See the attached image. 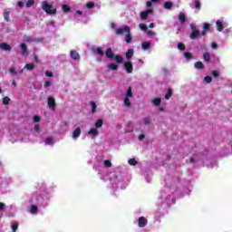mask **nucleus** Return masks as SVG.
I'll return each instance as SVG.
<instances>
[{
  "instance_id": "obj_11",
  "label": "nucleus",
  "mask_w": 232,
  "mask_h": 232,
  "mask_svg": "<svg viewBox=\"0 0 232 232\" xmlns=\"http://www.w3.org/2000/svg\"><path fill=\"white\" fill-rule=\"evenodd\" d=\"M47 105L49 106L50 110H52V111H55V98L48 97Z\"/></svg>"
},
{
  "instance_id": "obj_26",
  "label": "nucleus",
  "mask_w": 232,
  "mask_h": 232,
  "mask_svg": "<svg viewBox=\"0 0 232 232\" xmlns=\"http://www.w3.org/2000/svg\"><path fill=\"white\" fill-rule=\"evenodd\" d=\"M105 55L106 57H108V59H112L113 57V52L111 51V48H108L105 52Z\"/></svg>"
},
{
  "instance_id": "obj_4",
  "label": "nucleus",
  "mask_w": 232,
  "mask_h": 232,
  "mask_svg": "<svg viewBox=\"0 0 232 232\" xmlns=\"http://www.w3.org/2000/svg\"><path fill=\"white\" fill-rule=\"evenodd\" d=\"M111 28L115 30L117 35H123L125 34V42L130 44L131 43V30L128 25H122L121 27L117 28V24L115 23L111 24Z\"/></svg>"
},
{
  "instance_id": "obj_1",
  "label": "nucleus",
  "mask_w": 232,
  "mask_h": 232,
  "mask_svg": "<svg viewBox=\"0 0 232 232\" xmlns=\"http://www.w3.org/2000/svg\"><path fill=\"white\" fill-rule=\"evenodd\" d=\"M51 198L52 196H50V194H33L26 201L28 213H31V215H37L39 213V208H46V206H48V201Z\"/></svg>"
},
{
  "instance_id": "obj_15",
  "label": "nucleus",
  "mask_w": 232,
  "mask_h": 232,
  "mask_svg": "<svg viewBox=\"0 0 232 232\" xmlns=\"http://www.w3.org/2000/svg\"><path fill=\"white\" fill-rule=\"evenodd\" d=\"M20 48L22 50V55H28V46L26 45V44L22 43L20 44Z\"/></svg>"
},
{
  "instance_id": "obj_50",
  "label": "nucleus",
  "mask_w": 232,
  "mask_h": 232,
  "mask_svg": "<svg viewBox=\"0 0 232 232\" xmlns=\"http://www.w3.org/2000/svg\"><path fill=\"white\" fill-rule=\"evenodd\" d=\"M86 6L87 8H93V6H95V4L93 2H88Z\"/></svg>"
},
{
  "instance_id": "obj_24",
  "label": "nucleus",
  "mask_w": 232,
  "mask_h": 232,
  "mask_svg": "<svg viewBox=\"0 0 232 232\" xmlns=\"http://www.w3.org/2000/svg\"><path fill=\"white\" fill-rule=\"evenodd\" d=\"M163 8L166 10H171L173 8V3L172 2H165L163 5Z\"/></svg>"
},
{
  "instance_id": "obj_51",
  "label": "nucleus",
  "mask_w": 232,
  "mask_h": 232,
  "mask_svg": "<svg viewBox=\"0 0 232 232\" xmlns=\"http://www.w3.org/2000/svg\"><path fill=\"white\" fill-rule=\"evenodd\" d=\"M210 26L211 25L209 24H203V30L208 31V30H209Z\"/></svg>"
},
{
  "instance_id": "obj_38",
  "label": "nucleus",
  "mask_w": 232,
  "mask_h": 232,
  "mask_svg": "<svg viewBox=\"0 0 232 232\" xmlns=\"http://www.w3.org/2000/svg\"><path fill=\"white\" fill-rule=\"evenodd\" d=\"M34 5H35V1L34 0H29L25 4V6H26V8H30L31 6H34Z\"/></svg>"
},
{
  "instance_id": "obj_60",
  "label": "nucleus",
  "mask_w": 232,
  "mask_h": 232,
  "mask_svg": "<svg viewBox=\"0 0 232 232\" xmlns=\"http://www.w3.org/2000/svg\"><path fill=\"white\" fill-rule=\"evenodd\" d=\"M212 75H213L214 77H218V71H213V72H212Z\"/></svg>"
},
{
  "instance_id": "obj_58",
  "label": "nucleus",
  "mask_w": 232,
  "mask_h": 232,
  "mask_svg": "<svg viewBox=\"0 0 232 232\" xmlns=\"http://www.w3.org/2000/svg\"><path fill=\"white\" fill-rule=\"evenodd\" d=\"M147 35L153 36V35H156V33L153 31H148Z\"/></svg>"
},
{
  "instance_id": "obj_43",
  "label": "nucleus",
  "mask_w": 232,
  "mask_h": 232,
  "mask_svg": "<svg viewBox=\"0 0 232 232\" xmlns=\"http://www.w3.org/2000/svg\"><path fill=\"white\" fill-rule=\"evenodd\" d=\"M107 67L109 68V70H112V71L117 70V64H115V63H110V64H108Z\"/></svg>"
},
{
  "instance_id": "obj_12",
  "label": "nucleus",
  "mask_w": 232,
  "mask_h": 232,
  "mask_svg": "<svg viewBox=\"0 0 232 232\" xmlns=\"http://www.w3.org/2000/svg\"><path fill=\"white\" fill-rule=\"evenodd\" d=\"M123 68L126 70L127 73H133V64L131 62H125Z\"/></svg>"
},
{
  "instance_id": "obj_52",
  "label": "nucleus",
  "mask_w": 232,
  "mask_h": 232,
  "mask_svg": "<svg viewBox=\"0 0 232 232\" xmlns=\"http://www.w3.org/2000/svg\"><path fill=\"white\" fill-rule=\"evenodd\" d=\"M151 3H152L151 1H148L146 3V6H147V8H149V10H151V6H153V5Z\"/></svg>"
},
{
  "instance_id": "obj_14",
  "label": "nucleus",
  "mask_w": 232,
  "mask_h": 232,
  "mask_svg": "<svg viewBox=\"0 0 232 232\" xmlns=\"http://www.w3.org/2000/svg\"><path fill=\"white\" fill-rule=\"evenodd\" d=\"M153 13V10L151 9H147L145 11H142L140 13V19L142 21H146V19H148V15L151 14Z\"/></svg>"
},
{
  "instance_id": "obj_33",
  "label": "nucleus",
  "mask_w": 232,
  "mask_h": 232,
  "mask_svg": "<svg viewBox=\"0 0 232 232\" xmlns=\"http://www.w3.org/2000/svg\"><path fill=\"white\" fill-rule=\"evenodd\" d=\"M142 122L145 126H150V124H151V119L150 117H146L142 120Z\"/></svg>"
},
{
  "instance_id": "obj_45",
  "label": "nucleus",
  "mask_w": 232,
  "mask_h": 232,
  "mask_svg": "<svg viewBox=\"0 0 232 232\" xmlns=\"http://www.w3.org/2000/svg\"><path fill=\"white\" fill-rule=\"evenodd\" d=\"M205 82H207L208 84H209V82H211L213 81V78L211 76H206L204 78Z\"/></svg>"
},
{
  "instance_id": "obj_13",
  "label": "nucleus",
  "mask_w": 232,
  "mask_h": 232,
  "mask_svg": "<svg viewBox=\"0 0 232 232\" xmlns=\"http://www.w3.org/2000/svg\"><path fill=\"white\" fill-rule=\"evenodd\" d=\"M138 226H139V227H146V226H148V218H146L144 217L139 218Z\"/></svg>"
},
{
  "instance_id": "obj_25",
  "label": "nucleus",
  "mask_w": 232,
  "mask_h": 232,
  "mask_svg": "<svg viewBox=\"0 0 232 232\" xmlns=\"http://www.w3.org/2000/svg\"><path fill=\"white\" fill-rule=\"evenodd\" d=\"M193 7L196 8V12H198V10H200L201 6H200V1L199 0H194L193 2Z\"/></svg>"
},
{
  "instance_id": "obj_34",
  "label": "nucleus",
  "mask_w": 232,
  "mask_h": 232,
  "mask_svg": "<svg viewBox=\"0 0 232 232\" xmlns=\"http://www.w3.org/2000/svg\"><path fill=\"white\" fill-rule=\"evenodd\" d=\"M90 105L92 107V113H95L96 110H97V103H95V102H91Z\"/></svg>"
},
{
  "instance_id": "obj_8",
  "label": "nucleus",
  "mask_w": 232,
  "mask_h": 232,
  "mask_svg": "<svg viewBox=\"0 0 232 232\" xmlns=\"http://www.w3.org/2000/svg\"><path fill=\"white\" fill-rule=\"evenodd\" d=\"M190 28L192 30L190 34V39H197V37L200 35V32L197 29V27L193 24H190Z\"/></svg>"
},
{
  "instance_id": "obj_39",
  "label": "nucleus",
  "mask_w": 232,
  "mask_h": 232,
  "mask_svg": "<svg viewBox=\"0 0 232 232\" xmlns=\"http://www.w3.org/2000/svg\"><path fill=\"white\" fill-rule=\"evenodd\" d=\"M4 19H5V21H7V23H8V21H10V12L5 11L4 13Z\"/></svg>"
},
{
  "instance_id": "obj_37",
  "label": "nucleus",
  "mask_w": 232,
  "mask_h": 232,
  "mask_svg": "<svg viewBox=\"0 0 232 232\" xmlns=\"http://www.w3.org/2000/svg\"><path fill=\"white\" fill-rule=\"evenodd\" d=\"M114 59H115L116 63H118L119 64L122 63V61H124V59L121 55L114 56Z\"/></svg>"
},
{
  "instance_id": "obj_42",
  "label": "nucleus",
  "mask_w": 232,
  "mask_h": 232,
  "mask_svg": "<svg viewBox=\"0 0 232 232\" xmlns=\"http://www.w3.org/2000/svg\"><path fill=\"white\" fill-rule=\"evenodd\" d=\"M179 19L181 23H184L186 21V14L184 13L179 14Z\"/></svg>"
},
{
  "instance_id": "obj_31",
  "label": "nucleus",
  "mask_w": 232,
  "mask_h": 232,
  "mask_svg": "<svg viewBox=\"0 0 232 232\" xmlns=\"http://www.w3.org/2000/svg\"><path fill=\"white\" fill-rule=\"evenodd\" d=\"M203 60L205 63H209V61H211V54H209V53H205L203 54Z\"/></svg>"
},
{
  "instance_id": "obj_59",
  "label": "nucleus",
  "mask_w": 232,
  "mask_h": 232,
  "mask_svg": "<svg viewBox=\"0 0 232 232\" xmlns=\"http://www.w3.org/2000/svg\"><path fill=\"white\" fill-rule=\"evenodd\" d=\"M5 207L6 205L5 203L0 202V211H3V209H5Z\"/></svg>"
},
{
  "instance_id": "obj_63",
  "label": "nucleus",
  "mask_w": 232,
  "mask_h": 232,
  "mask_svg": "<svg viewBox=\"0 0 232 232\" xmlns=\"http://www.w3.org/2000/svg\"><path fill=\"white\" fill-rule=\"evenodd\" d=\"M144 134H140V136H139V140H144Z\"/></svg>"
},
{
  "instance_id": "obj_9",
  "label": "nucleus",
  "mask_w": 232,
  "mask_h": 232,
  "mask_svg": "<svg viewBox=\"0 0 232 232\" xmlns=\"http://www.w3.org/2000/svg\"><path fill=\"white\" fill-rule=\"evenodd\" d=\"M82 131L81 130V127H76L74 130L72 132L71 137L73 140H77L79 137H81V133Z\"/></svg>"
},
{
  "instance_id": "obj_46",
  "label": "nucleus",
  "mask_w": 232,
  "mask_h": 232,
  "mask_svg": "<svg viewBox=\"0 0 232 232\" xmlns=\"http://www.w3.org/2000/svg\"><path fill=\"white\" fill-rule=\"evenodd\" d=\"M62 10H63V12H65V13H68V12H70V6H68V5H63L62 6Z\"/></svg>"
},
{
  "instance_id": "obj_48",
  "label": "nucleus",
  "mask_w": 232,
  "mask_h": 232,
  "mask_svg": "<svg viewBox=\"0 0 232 232\" xmlns=\"http://www.w3.org/2000/svg\"><path fill=\"white\" fill-rule=\"evenodd\" d=\"M140 28L143 32H146V30H148V26L146 24H140Z\"/></svg>"
},
{
  "instance_id": "obj_28",
  "label": "nucleus",
  "mask_w": 232,
  "mask_h": 232,
  "mask_svg": "<svg viewBox=\"0 0 232 232\" xmlns=\"http://www.w3.org/2000/svg\"><path fill=\"white\" fill-rule=\"evenodd\" d=\"M12 232H17V229H19V223L14 222L11 225Z\"/></svg>"
},
{
  "instance_id": "obj_62",
  "label": "nucleus",
  "mask_w": 232,
  "mask_h": 232,
  "mask_svg": "<svg viewBox=\"0 0 232 232\" xmlns=\"http://www.w3.org/2000/svg\"><path fill=\"white\" fill-rule=\"evenodd\" d=\"M8 187V183H2L1 184V188L4 189V188Z\"/></svg>"
},
{
  "instance_id": "obj_18",
  "label": "nucleus",
  "mask_w": 232,
  "mask_h": 232,
  "mask_svg": "<svg viewBox=\"0 0 232 232\" xmlns=\"http://www.w3.org/2000/svg\"><path fill=\"white\" fill-rule=\"evenodd\" d=\"M200 160H201V162H204V160H202V158L200 157V156H198V155H195L194 157H191L190 158V162L193 164V163H195V162H200Z\"/></svg>"
},
{
  "instance_id": "obj_23",
  "label": "nucleus",
  "mask_w": 232,
  "mask_h": 232,
  "mask_svg": "<svg viewBox=\"0 0 232 232\" xmlns=\"http://www.w3.org/2000/svg\"><path fill=\"white\" fill-rule=\"evenodd\" d=\"M152 104L154 106H160V103L162 102V99L160 98H154L152 101H151Z\"/></svg>"
},
{
  "instance_id": "obj_21",
  "label": "nucleus",
  "mask_w": 232,
  "mask_h": 232,
  "mask_svg": "<svg viewBox=\"0 0 232 232\" xmlns=\"http://www.w3.org/2000/svg\"><path fill=\"white\" fill-rule=\"evenodd\" d=\"M44 144L45 146H53V144H55V140H53V138H46L44 140Z\"/></svg>"
},
{
  "instance_id": "obj_35",
  "label": "nucleus",
  "mask_w": 232,
  "mask_h": 232,
  "mask_svg": "<svg viewBox=\"0 0 232 232\" xmlns=\"http://www.w3.org/2000/svg\"><path fill=\"white\" fill-rule=\"evenodd\" d=\"M9 73H11V75H17L19 73V72H17V70H15L14 67H10Z\"/></svg>"
},
{
  "instance_id": "obj_44",
  "label": "nucleus",
  "mask_w": 232,
  "mask_h": 232,
  "mask_svg": "<svg viewBox=\"0 0 232 232\" xmlns=\"http://www.w3.org/2000/svg\"><path fill=\"white\" fill-rule=\"evenodd\" d=\"M3 104H10V98L8 96L3 98Z\"/></svg>"
},
{
  "instance_id": "obj_40",
  "label": "nucleus",
  "mask_w": 232,
  "mask_h": 232,
  "mask_svg": "<svg viewBox=\"0 0 232 232\" xmlns=\"http://www.w3.org/2000/svg\"><path fill=\"white\" fill-rule=\"evenodd\" d=\"M184 57L187 59V61H191V59H193L191 53H185Z\"/></svg>"
},
{
  "instance_id": "obj_30",
  "label": "nucleus",
  "mask_w": 232,
  "mask_h": 232,
  "mask_svg": "<svg viewBox=\"0 0 232 232\" xmlns=\"http://www.w3.org/2000/svg\"><path fill=\"white\" fill-rule=\"evenodd\" d=\"M171 95H173V90L168 89L165 94V99L169 101V99H171Z\"/></svg>"
},
{
  "instance_id": "obj_55",
  "label": "nucleus",
  "mask_w": 232,
  "mask_h": 232,
  "mask_svg": "<svg viewBox=\"0 0 232 232\" xmlns=\"http://www.w3.org/2000/svg\"><path fill=\"white\" fill-rule=\"evenodd\" d=\"M50 86H52V82H51L50 81H46V82H44V88H48V87H50Z\"/></svg>"
},
{
  "instance_id": "obj_19",
  "label": "nucleus",
  "mask_w": 232,
  "mask_h": 232,
  "mask_svg": "<svg viewBox=\"0 0 232 232\" xmlns=\"http://www.w3.org/2000/svg\"><path fill=\"white\" fill-rule=\"evenodd\" d=\"M0 48L1 50H5V52H10V50H12V47L6 43L0 44Z\"/></svg>"
},
{
  "instance_id": "obj_56",
  "label": "nucleus",
  "mask_w": 232,
  "mask_h": 232,
  "mask_svg": "<svg viewBox=\"0 0 232 232\" xmlns=\"http://www.w3.org/2000/svg\"><path fill=\"white\" fill-rule=\"evenodd\" d=\"M77 15H82V11L77 10L75 14H74L75 19H77Z\"/></svg>"
},
{
  "instance_id": "obj_2",
  "label": "nucleus",
  "mask_w": 232,
  "mask_h": 232,
  "mask_svg": "<svg viewBox=\"0 0 232 232\" xmlns=\"http://www.w3.org/2000/svg\"><path fill=\"white\" fill-rule=\"evenodd\" d=\"M191 194L189 188H183V191L179 192L176 187L170 188H167L165 191H161L158 198L159 204H166V206H171L175 204V197H187Z\"/></svg>"
},
{
  "instance_id": "obj_10",
  "label": "nucleus",
  "mask_w": 232,
  "mask_h": 232,
  "mask_svg": "<svg viewBox=\"0 0 232 232\" xmlns=\"http://www.w3.org/2000/svg\"><path fill=\"white\" fill-rule=\"evenodd\" d=\"M216 26H217L218 32H222L224 30V28H227V23H224L221 20H218L216 22Z\"/></svg>"
},
{
  "instance_id": "obj_29",
  "label": "nucleus",
  "mask_w": 232,
  "mask_h": 232,
  "mask_svg": "<svg viewBox=\"0 0 232 232\" xmlns=\"http://www.w3.org/2000/svg\"><path fill=\"white\" fill-rule=\"evenodd\" d=\"M125 57H126V59H128V61H130V59H131V57H133V49H129L126 53Z\"/></svg>"
},
{
  "instance_id": "obj_17",
  "label": "nucleus",
  "mask_w": 232,
  "mask_h": 232,
  "mask_svg": "<svg viewBox=\"0 0 232 232\" xmlns=\"http://www.w3.org/2000/svg\"><path fill=\"white\" fill-rule=\"evenodd\" d=\"M71 57L73 59V61H80L81 55H79V53L77 51H71Z\"/></svg>"
},
{
  "instance_id": "obj_5",
  "label": "nucleus",
  "mask_w": 232,
  "mask_h": 232,
  "mask_svg": "<svg viewBox=\"0 0 232 232\" xmlns=\"http://www.w3.org/2000/svg\"><path fill=\"white\" fill-rule=\"evenodd\" d=\"M42 10L48 15H55L57 14V8L53 7V5L48 1L42 2Z\"/></svg>"
},
{
  "instance_id": "obj_57",
  "label": "nucleus",
  "mask_w": 232,
  "mask_h": 232,
  "mask_svg": "<svg viewBox=\"0 0 232 232\" xmlns=\"http://www.w3.org/2000/svg\"><path fill=\"white\" fill-rule=\"evenodd\" d=\"M33 120L34 122H39L41 121V118L39 116H34Z\"/></svg>"
},
{
  "instance_id": "obj_47",
  "label": "nucleus",
  "mask_w": 232,
  "mask_h": 232,
  "mask_svg": "<svg viewBox=\"0 0 232 232\" xmlns=\"http://www.w3.org/2000/svg\"><path fill=\"white\" fill-rule=\"evenodd\" d=\"M178 49L184 51V50H186V45H184V44L179 43V44H178Z\"/></svg>"
},
{
  "instance_id": "obj_16",
  "label": "nucleus",
  "mask_w": 232,
  "mask_h": 232,
  "mask_svg": "<svg viewBox=\"0 0 232 232\" xmlns=\"http://www.w3.org/2000/svg\"><path fill=\"white\" fill-rule=\"evenodd\" d=\"M92 53H97L98 55H100V57H102L104 55V51H102V48L101 47L92 48Z\"/></svg>"
},
{
  "instance_id": "obj_36",
  "label": "nucleus",
  "mask_w": 232,
  "mask_h": 232,
  "mask_svg": "<svg viewBox=\"0 0 232 232\" xmlns=\"http://www.w3.org/2000/svg\"><path fill=\"white\" fill-rule=\"evenodd\" d=\"M34 68H35V65H34V63H27V64H25V66H24V69H25V70H29V71L34 70Z\"/></svg>"
},
{
  "instance_id": "obj_27",
  "label": "nucleus",
  "mask_w": 232,
  "mask_h": 232,
  "mask_svg": "<svg viewBox=\"0 0 232 232\" xmlns=\"http://www.w3.org/2000/svg\"><path fill=\"white\" fill-rule=\"evenodd\" d=\"M128 164H130V166H137V164H139V160H137L135 158H132L128 160Z\"/></svg>"
},
{
  "instance_id": "obj_22",
  "label": "nucleus",
  "mask_w": 232,
  "mask_h": 232,
  "mask_svg": "<svg viewBox=\"0 0 232 232\" xmlns=\"http://www.w3.org/2000/svg\"><path fill=\"white\" fill-rule=\"evenodd\" d=\"M150 47H151V43L150 42H143L141 44V48L144 52H146V50H150Z\"/></svg>"
},
{
  "instance_id": "obj_41",
  "label": "nucleus",
  "mask_w": 232,
  "mask_h": 232,
  "mask_svg": "<svg viewBox=\"0 0 232 232\" xmlns=\"http://www.w3.org/2000/svg\"><path fill=\"white\" fill-rule=\"evenodd\" d=\"M103 165L105 166V168H111V161L110 160H105L103 161Z\"/></svg>"
},
{
  "instance_id": "obj_64",
  "label": "nucleus",
  "mask_w": 232,
  "mask_h": 232,
  "mask_svg": "<svg viewBox=\"0 0 232 232\" xmlns=\"http://www.w3.org/2000/svg\"><path fill=\"white\" fill-rule=\"evenodd\" d=\"M100 179H101L102 180H108V178H107V177H104V176H102V175L100 176Z\"/></svg>"
},
{
  "instance_id": "obj_54",
  "label": "nucleus",
  "mask_w": 232,
  "mask_h": 232,
  "mask_svg": "<svg viewBox=\"0 0 232 232\" xmlns=\"http://www.w3.org/2000/svg\"><path fill=\"white\" fill-rule=\"evenodd\" d=\"M45 75H46V77H53V72H50V71H47V72H45Z\"/></svg>"
},
{
  "instance_id": "obj_20",
  "label": "nucleus",
  "mask_w": 232,
  "mask_h": 232,
  "mask_svg": "<svg viewBox=\"0 0 232 232\" xmlns=\"http://www.w3.org/2000/svg\"><path fill=\"white\" fill-rule=\"evenodd\" d=\"M102 124H104V120L103 119H99L94 123V128H96V130H99V128H102Z\"/></svg>"
},
{
  "instance_id": "obj_6",
  "label": "nucleus",
  "mask_w": 232,
  "mask_h": 232,
  "mask_svg": "<svg viewBox=\"0 0 232 232\" xmlns=\"http://www.w3.org/2000/svg\"><path fill=\"white\" fill-rule=\"evenodd\" d=\"M131 97H133V92H131V87H129L123 100V104L126 106V108H130L131 106V102L130 101Z\"/></svg>"
},
{
  "instance_id": "obj_3",
  "label": "nucleus",
  "mask_w": 232,
  "mask_h": 232,
  "mask_svg": "<svg viewBox=\"0 0 232 232\" xmlns=\"http://www.w3.org/2000/svg\"><path fill=\"white\" fill-rule=\"evenodd\" d=\"M109 182L114 189L121 188H125L124 186V177L119 169H115L112 172L108 175Z\"/></svg>"
},
{
  "instance_id": "obj_32",
  "label": "nucleus",
  "mask_w": 232,
  "mask_h": 232,
  "mask_svg": "<svg viewBox=\"0 0 232 232\" xmlns=\"http://www.w3.org/2000/svg\"><path fill=\"white\" fill-rule=\"evenodd\" d=\"M194 66L197 70H204V63L202 62H197Z\"/></svg>"
},
{
  "instance_id": "obj_53",
  "label": "nucleus",
  "mask_w": 232,
  "mask_h": 232,
  "mask_svg": "<svg viewBox=\"0 0 232 232\" xmlns=\"http://www.w3.org/2000/svg\"><path fill=\"white\" fill-rule=\"evenodd\" d=\"M211 46H212L213 50H217L218 48V44L217 43H215V42H213L211 44Z\"/></svg>"
},
{
  "instance_id": "obj_49",
  "label": "nucleus",
  "mask_w": 232,
  "mask_h": 232,
  "mask_svg": "<svg viewBox=\"0 0 232 232\" xmlns=\"http://www.w3.org/2000/svg\"><path fill=\"white\" fill-rule=\"evenodd\" d=\"M16 6H18V8H23V6H24V2L22 0L18 1Z\"/></svg>"
},
{
  "instance_id": "obj_61",
  "label": "nucleus",
  "mask_w": 232,
  "mask_h": 232,
  "mask_svg": "<svg viewBox=\"0 0 232 232\" xmlns=\"http://www.w3.org/2000/svg\"><path fill=\"white\" fill-rule=\"evenodd\" d=\"M34 130H35L36 131H40L41 127L39 126V124L34 125Z\"/></svg>"
},
{
  "instance_id": "obj_7",
  "label": "nucleus",
  "mask_w": 232,
  "mask_h": 232,
  "mask_svg": "<svg viewBox=\"0 0 232 232\" xmlns=\"http://www.w3.org/2000/svg\"><path fill=\"white\" fill-rule=\"evenodd\" d=\"M87 135L92 139H97L99 137V129L92 127L87 131Z\"/></svg>"
}]
</instances>
